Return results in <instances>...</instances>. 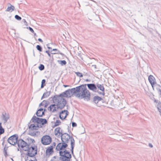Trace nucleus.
Masks as SVG:
<instances>
[{"label":"nucleus","mask_w":161,"mask_h":161,"mask_svg":"<svg viewBox=\"0 0 161 161\" xmlns=\"http://www.w3.org/2000/svg\"><path fill=\"white\" fill-rule=\"evenodd\" d=\"M76 92L75 96L78 98L83 99L86 101H88L90 99V93L87 89L86 85H82L76 87Z\"/></svg>","instance_id":"1"},{"label":"nucleus","mask_w":161,"mask_h":161,"mask_svg":"<svg viewBox=\"0 0 161 161\" xmlns=\"http://www.w3.org/2000/svg\"><path fill=\"white\" fill-rule=\"evenodd\" d=\"M61 136L62 142L67 143L70 142L71 148V151L72 154H73V149L75 145V141L73 138L72 136H70L69 135L66 133L63 134Z\"/></svg>","instance_id":"2"},{"label":"nucleus","mask_w":161,"mask_h":161,"mask_svg":"<svg viewBox=\"0 0 161 161\" xmlns=\"http://www.w3.org/2000/svg\"><path fill=\"white\" fill-rule=\"evenodd\" d=\"M53 101V103L56 104L58 108H63L66 104V100L61 97H54Z\"/></svg>","instance_id":"3"},{"label":"nucleus","mask_w":161,"mask_h":161,"mask_svg":"<svg viewBox=\"0 0 161 161\" xmlns=\"http://www.w3.org/2000/svg\"><path fill=\"white\" fill-rule=\"evenodd\" d=\"M26 155L29 157H33L37 153V147H30L29 145L27 147H26Z\"/></svg>","instance_id":"4"},{"label":"nucleus","mask_w":161,"mask_h":161,"mask_svg":"<svg viewBox=\"0 0 161 161\" xmlns=\"http://www.w3.org/2000/svg\"><path fill=\"white\" fill-rule=\"evenodd\" d=\"M60 155L62 157L61 160L63 161H70L71 158V155L69 152L66 150L59 151Z\"/></svg>","instance_id":"5"},{"label":"nucleus","mask_w":161,"mask_h":161,"mask_svg":"<svg viewBox=\"0 0 161 161\" xmlns=\"http://www.w3.org/2000/svg\"><path fill=\"white\" fill-rule=\"evenodd\" d=\"M76 88H72L70 89H69L64 92L60 94V96L61 97H70L72 96L74 94L75 96V94L76 92Z\"/></svg>","instance_id":"6"},{"label":"nucleus","mask_w":161,"mask_h":161,"mask_svg":"<svg viewBox=\"0 0 161 161\" xmlns=\"http://www.w3.org/2000/svg\"><path fill=\"white\" fill-rule=\"evenodd\" d=\"M41 141L43 145H49L52 141V138L51 137L48 135L44 136L42 137Z\"/></svg>","instance_id":"7"},{"label":"nucleus","mask_w":161,"mask_h":161,"mask_svg":"<svg viewBox=\"0 0 161 161\" xmlns=\"http://www.w3.org/2000/svg\"><path fill=\"white\" fill-rule=\"evenodd\" d=\"M17 144L18 147L24 151L26 150V148L29 145L26 142L21 139L18 140Z\"/></svg>","instance_id":"8"},{"label":"nucleus","mask_w":161,"mask_h":161,"mask_svg":"<svg viewBox=\"0 0 161 161\" xmlns=\"http://www.w3.org/2000/svg\"><path fill=\"white\" fill-rule=\"evenodd\" d=\"M18 136L17 135H14L9 137L8 140V142L10 144L14 145L17 143Z\"/></svg>","instance_id":"9"},{"label":"nucleus","mask_w":161,"mask_h":161,"mask_svg":"<svg viewBox=\"0 0 161 161\" xmlns=\"http://www.w3.org/2000/svg\"><path fill=\"white\" fill-rule=\"evenodd\" d=\"M68 146L67 143L62 142L59 143L56 147V149L58 151H64Z\"/></svg>","instance_id":"10"},{"label":"nucleus","mask_w":161,"mask_h":161,"mask_svg":"<svg viewBox=\"0 0 161 161\" xmlns=\"http://www.w3.org/2000/svg\"><path fill=\"white\" fill-rule=\"evenodd\" d=\"M1 118L3 121V124H5L9 118V115L8 114L5 112H4L2 114Z\"/></svg>","instance_id":"11"},{"label":"nucleus","mask_w":161,"mask_h":161,"mask_svg":"<svg viewBox=\"0 0 161 161\" xmlns=\"http://www.w3.org/2000/svg\"><path fill=\"white\" fill-rule=\"evenodd\" d=\"M148 80L154 90L153 86L156 84L155 78L153 76L150 75L148 77Z\"/></svg>","instance_id":"12"},{"label":"nucleus","mask_w":161,"mask_h":161,"mask_svg":"<svg viewBox=\"0 0 161 161\" xmlns=\"http://www.w3.org/2000/svg\"><path fill=\"white\" fill-rule=\"evenodd\" d=\"M69 112L67 110H64L62 111L59 114V116L61 119H65L68 115Z\"/></svg>","instance_id":"13"},{"label":"nucleus","mask_w":161,"mask_h":161,"mask_svg":"<svg viewBox=\"0 0 161 161\" xmlns=\"http://www.w3.org/2000/svg\"><path fill=\"white\" fill-rule=\"evenodd\" d=\"M58 108L56 104H53L50 105L48 107V110L52 112H54L57 111Z\"/></svg>","instance_id":"14"},{"label":"nucleus","mask_w":161,"mask_h":161,"mask_svg":"<svg viewBox=\"0 0 161 161\" xmlns=\"http://www.w3.org/2000/svg\"><path fill=\"white\" fill-rule=\"evenodd\" d=\"M54 132L55 135L58 137L61 136V135L63 134L62 130L60 127L56 128L54 130Z\"/></svg>","instance_id":"15"},{"label":"nucleus","mask_w":161,"mask_h":161,"mask_svg":"<svg viewBox=\"0 0 161 161\" xmlns=\"http://www.w3.org/2000/svg\"><path fill=\"white\" fill-rule=\"evenodd\" d=\"M89 89L94 92H96L97 88L95 85L94 84H89L86 85Z\"/></svg>","instance_id":"16"},{"label":"nucleus","mask_w":161,"mask_h":161,"mask_svg":"<svg viewBox=\"0 0 161 161\" xmlns=\"http://www.w3.org/2000/svg\"><path fill=\"white\" fill-rule=\"evenodd\" d=\"M53 152V150L52 146H49L48 147L46 150V153L47 155L49 156L51 155Z\"/></svg>","instance_id":"17"},{"label":"nucleus","mask_w":161,"mask_h":161,"mask_svg":"<svg viewBox=\"0 0 161 161\" xmlns=\"http://www.w3.org/2000/svg\"><path fill=\"white\" fill-rule=\"evenodd\" d=\"M45 111V109L44 111H43V108H40L39 109L36 113V115L38 116L41 117L44 114V111Z\"/></svg>","instance_id":"18"},{"label":"nucleus","mask_w":161,"mask_h":161,"mask_svg":"<svg viewBox=\"0 0 161 161\" xmlns=\"http://www.w3.org/2000/svg\"><path fill=\"white\" fill-rule=\"evenodd\" d=\"M29 129L31 130H37L38 128V126L37 124L34 123L31 125L29 126Z\"/></svg>","instance_id":"19"},{"label":"nucleus","mask_w":161,"mask_h":161,"mask_svg":"<svg viewBox=\"0 0 161 161\" xmlns=\"http://www.w3.org/2000/svg\"><path fill=\"white\" fill-rule=\"evenodd\" d=\"M8 7L6 11L12 12L14 10L15 8L14 6L12 5L10 3H8L7 4Z\"/></svg>","instance_id":"20"},{"label":"nucleus","mask_w":161,"mask_h":161,"mask_svg":"<svg viewBox=\"0 0 161 161\" xmlns=\"http://www.w3.org/2000/svg\"><path fill=\"white\" fill-rule=\"evenodd\" d=\"M102 100V98L98 96H95L93 97V101L95 103H97L98 102Z\"/></svg>","instance_id":"21"},{"label":"nucleus","mask_w":161,"mask_h":161,"mask_svg":"<svg viewBox=\"0 0 161 161\" xmlns=\"http://www.w3.org/2000/svg\"><path fill=\"white\" fill-rule=\"evenodd\" d=\"M97 87L98 88V89H100L101 91L103 92H99V93L100 94H102L104 95V93L103 92L104 90V88L103 86L100 84H97Z\"/></svg>","instance_id":"22"},{"label":"nucleus","mask_w":161,"mask_h":161,"mask_svg":"<svg viewBox=\"0 0 161 161\" xmlns=\"http://www.w3.org/2000/svg\"><path fill=\"white\" fill-rule=\"evenodd\" d=\"M38 119L39 120L38 122V124H41L43 125L47 123V120L45 119L39 118V119Z\"/></svg>","instance_id":"23"},{"label":"nucleus","mask_w":161,"mask_h":161,"mask_svg":"<svg viewBox=\"0 0 161 161\" xmlns=\"http://www.w3.org/2000/svg\"><path fill=\"white\" fill-rule=\"evenodd\" d=\"M39 119V118H37L36 116H33L32 118L31 121H32L33 122L37 123V124H38V122L39 120L38 119Z\"/></svg>","instance_id":"24"},{"label":"nucleus","mask_w":161,"mask_h":161,"mask_svg":"<svg viewBox=\"0 0 161 161\" xmlns=\"http://www.w3.org/2000/svg\"><path fill=\"white\" fill-rule=\"evenodd\" d=\"M50 94V91L44 93L43 94L42 96V97L41 99H42L44 98H46V97H48V96H49Z\"/></svg>","instance_id":"25"},{"label":"nucleus","mask_w":161,"mask_h":161,"mask_svg":"<svg viewBox=\"0 0 161 161\" xmlns=\"http://www.w3.org/2000/svg\"><path fill=\"white\" fill-rule=\"evenodd\" d=\"M39 133H40L38 131L35 130L32 132L31 131L30 133V134L32 136H37L39 135Z\"/></svg>","instance_id":"26"},{"label":"nucleus","mask_w":161,"mask_h":161,"mask_svg":"<svg viewBox=\"0 0 161 161\" xmlns=\"http://www.w3.org/2000/svg\"><path fill=\"white\" fill-rule=\"evenodd\" d=\"M4 132V130L2 126V123H0V135L3 133Z\"/></svg>","instance_id":"27"},{"label":"nucleus","mask_w":161,"mask_h":161,"mask_svg":"<svg viewBox=\"0 0 161 161\" xmlns=\"http://www.w3.org/2000/svg\"><path fill=\"white\" fill-rule=\"evenodd\" d=\"M53 51H56L57 52L55 53H51L53 54H60L61 55H63V53L60 52V51L58 50L57 49H53Z\"/></svg>","instance_id":"28"},{"label":"nucleus","mask_w":161,"mask_h":161,"mask_svg":"<svg viewBox=\"0 0 161 161\" xmlns=\"http://www.w3.org/2000/svg\"><path fill=\"white\" fill-rule=\"evenodd\" d=\"M157 108L160 113L161 115V103L160 102L158 103L157 104Z\"/></svg>","instance_id":"29"},{"label":"nucleus","mask_w":161,"mask_h":161,"mask_svg":"<svg viewBox=\"0 0 161 161\" xmlns=\"http://www.w3.org/2000/svg\"><path fill=\"white\" fill-rule=\"evenodd\" d=\"M58 62L59 64L61 65H65L66 64V62L65 60H58Z\"/></svg>","instance_id":"30"},{"label":"nucleus","mask_w":161,"mask_h":161,"mask_svg":"<svg viewBox=\"0 0 161 161\" xmlns=\"http://www.w3.org/2000/svg\"><path fill=\"white\" fill-rule=\"evenodd\" d=\"M61 123L60 121L59 120H57L54 123V125L57 126L58 125Z\"/></svg>","instance_id":"31"},{"label":"nucleus","mask_w":161,"mask_h":161,"mask_svg":"<svg viewBox=\"0 0 161 161\" xmlns=\"http://www.w3.org/2000/svg\"><path fill=\"white\" fill-rule=\"evenodd\" d=\"M46 82V80L45 79H43L42 80V84L41 85V88H43L45 86V85H44V84H45Z\"/></svg>","instance_id":"32"},{"label":"nucleus","mask_w":161,"mask_h":161,"mask_svg":"<svg viewBox=\"0 0 161 161\" xmlns=\"http://www.w3.org/2000/svg\"><path fill=\"white\" fill-rule=\"evenodd\" d=\"M36 48L40 52L42 51V48L39 45H37L36 46Z\"/></svg>","instance_id":"33"},{"label":"nucleus","mask_w":161,"mask_h":161,"mask_svg":"<svg viewBox=\"0 0 161 161\" xmlns=\"http://www.w3.org/2000/svg\"><path fill=\"white\" fill-rule=\"evenodd\" d=\"M39 69L41 70H43L44 69V66L43 64H41L39 67Z\"/></svg>","instance_id":"34"},{"label":"nucleus","mask_w":161,"mask_h":161,"mask_svg":"<svg viewBox=\"0 0 161 161\" xmlns=\"http://www.w3.org/2000/svg\"><path fill=\"white\" fill-rule=\"evenodd\" d=\"M75 73L76 74V75L79 77H82L83 76V75L82 74L79 72H76Z\"/></svg>","instance_id":"35"},{"label":"nucleus","mask_w":161,"mask_h":161,"mask_svg":"<svg viewBox=\"0 0 161 161\" xmlns=\"http://www.w3.org/2000/svg\"><path fill=\"white\" fill-rule=\"evenodd\" d=\"M15 18L17 20H20L21 19V17L19 16V15H16L15 16Z\"/></svg>","instance_id":"36"},{"label":"nucleus","mask_w":161,"mask_h":161,"mask_svg":"<svg viewBox=\"0 0 161 161\" xmlns=\"http://www.w3.org/2000/svg\"><path fill=\"white\" fill-rule=\"evenodd\" d=\"M7 149V148H6V147H5L4 148V155L6 157L7 156V151H6Z\"/></svg>","instance_id":"37"},{"label":"nucleus","mask_w":161,"mask_h":161,"mask_svg":"<svg viewBox=\"0 0 161 161\" xmlns=\"http://www.w3.org/2000/svg\"><path fill=\"white\" fill-rule=\"evenodd\" d=\"M72 126L73 127H76L77 126L75 122L72 123Z\"/></svg>","instance_id":"38"},{"label":"nucleus","mask_w":161,"mask_h":161,"mask_svg":"<svg viewBox=\"0 0 161 161\" xmlns=\"http://www.w3.org/2000/svg\"><path fill=\"white\" fill-rule=\"evenodd\" d=\"M56 146V143L55 142H54L53 143L52 145L50 146H52V147H53V148H54Z\"/></svg>","instance_id":"39"},{"label":"nucleus","mask_w":161,"mask_h":161,"mask_svg":"<svg viewBox=\"0 0 161 161\" xmlns=\"http://www.w3.org/2000/svg\"><path fill=\"white\" fill-rule=\"evenodd\" d=\"M29 29L30 30V31L31 32H32V33H34V30H33V29L31 27H29Z\"/></svg>","instance_id":"40"},{"label":"nucleus","mask_w":161,"mask_h":161,"mask_svg":"<svg viewBox=\"0 0 161 161\" xmlns=\"http://www.w3.org/2000/svg\"><path fill=\"white\" fill-rule=\"evenodd\" d=\"M46 53H47V54H48V56L49 57H51V54H50V53H49L48 51H46Z\"/></svg>","instance_id":"41"},{"label":"nucleus","mask_w":161,"mask_h":161,"mask_svg":"<svg viewBox=\"0 0 161 161\" xmlns=\"http://www.w3.org/2000/svg\"><path fill=\"white\" fill-rule=\"evenodd\" d=\"M23 22H24V23H25V25H27V22L25 20V19H23Z\"/></svg>","instance_id":"42"},{"label":"nucleus","mask_w":161,"mask_h":161,"mask_svg":"<svg viewBox=\"0 0 161 161\" xmlns=\"http://www.w3.org/2000/svg\"><path fill=\"white\" fill-rule=\"evenodd\" d=\"M149 146L151 147H153V145L151 143L149 144Z\"/></svg>","instance_id":"43"},{"label":"nucleus","mask_w":161,"mask_h":161,"mask_svg":"<svg viewBox=\"0 0 161 161\" xmlns=\"http://www.w3.org/2000/svg\"><path fill=\"white\" fill-rule=\"evenodd\" d=\"M38 40L39 41V42H43V41L42 40V39H41V38H39L38 39Z\"/></svg>","instance_id":"44"},{"label":"nucleus","mask_w":161,"mask_h":161,"mask_svg":"<svg viewBox=\"0 0 161 161\" xmlns=\"http://www.w3.org/2000/svg\"><path fill=\"white\" fill-rule=\"evenodd\" d=\"M49 44H47V47L49 49H52V48L50 47L49 46Z\"/></svg>","instance_id":"45"},{"label":"nucleus","mask_w":161,"mask_h":161,"mask_svg":"<svg viewBox=\"0 0 161 161\" xmlns=\"http://www.w3.org/2000/svg\"><path fill=\"white\" fill-rule=\"evenodd\" d=\"M92 66L95 69L96 68V66L95 65H92Z\"/></svg>","instance_id":"46"},{"label":"nucleus","mask_w":161,"mask_h":161,"mask_svg":"<svg viewBox=\"0 0 161 161\" xmlns=\"http://www.w3.org/2000/svg\"><path fill=\"white\" fill-rule=\"evenodd\" d=\"M43 103H41L40 104H39V106H42L43 105Z\"/></svg>","instance_id":"47"},{"label":"nucleus","mask_w":161,"mask_h":161,"mask_svg":"<svg viewBox=\"0 0 161 161\" xmlns=\"http://www.w3.org/2000/svg\"><path fill=\"white\" fill-rule=\"evenodd\" d=\"M31 140L32 143H33L35 142V141L34 140L32 139H31Z\"/></svg>","instance_id":"48"},{"label":"nucleus","mask_w":161,"mask_h":161,"mask_svg":"<svg viewBox=\"0 0 161 161\" xmlns=\"http://www.w3.org/2000/svg\"><path fill=\"white\" fill-rule=\"evenodd\" d=\"M33 33H34V36H36V34L35 33H34V32Z\"/></svg>","instance_id":"49"},{"label":"nucleus","mask_w":161,"mask_h":161,"mask_svg":"<svg viewBox=\"0 0 161 161\" xmlns=\"http://www.w3.org/2000/svg\"><path fill=\"white\" fill-rule=\"evenodd\" d=\"M64 86L65 87H66L67 86H68L67 85H64Z\"/></svg>","instance_id":"50"},{"label":"nucleus","mask_w":161,"mask_h":161,"mask_svg":"<svg viewBox=\"0 0 161 161\" xmlns=\"http://www.w3.org/2000/svg\"><path fill=\"white\" fill-rule=\"evenodd\" d=\"M86 81H88V79H86Z\"/></svg>","instance_id":"51"},{"label":"nucleus","mask_w":161,"mask_h":161,"mask_svg":"<svg viewBox=\"0 0 161 161\" xmlns=\"http://www.w3.org/2000/svg\"><path fill=\"white\" fill-rule=\"evenodd\" d=\"M31 161H33V160H31Z\"/></svg>","instance_id":"52"}]
</instances>
